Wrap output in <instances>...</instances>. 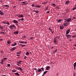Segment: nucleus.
Here are the masks:
<instances>
[{
	"label": "nucleus",
	"instance_id": "1",
	"mask_svg": "<svg viewBox=\"0 0 76 76\" xmlns=\"http://www.w3.org/2000/svg\"><path fill=\"white\" fill-rule=\"evenodd\" d=\"M9 28L10 29H13V28H16V27L15 26V24H13L12 25H10V26H9Z\"/></svg>",
	"mask_w": 76,
	"mask_h": 76
},
{
	"label": "nucleus",
	"instance_id": "2",
	"mask_svg": "<svg viewBox=\"0 0 76 76\" xmlns=\"http://www.w3.org/2000/svg\"><path fill=\"white\" fill-rule=\"evenodd\" d=\"M66 37L67 39H69L71 37H72V35H66Z\"/></svg>",
	"mask_w": 76,
	"mask_h": 76
},
{
	"label": "nucleus",
	"instance_id": "3",
	"mask_svg": "<svg viewBox=\"0 0 76 76\" xmlns=\"http://www.w3.org/2000/svg\"><path fill=\"white\" fill-rule=\"evenodd\" d=\"M53 42L55 44H57V39H56L55 38H53Z\"/></svg>",
	"mask_w": 76,
	"mask_h": 76
},
{
	"label": "nucleus",
	"instance_id": "4",
	"mask_svg": "<svg viewBox=\"0 0 76 76\" xmlns=\"http://www.w3.org/2000/svg\"><path fill=\"white\" fill-rule=\"evenodd\" d=\"M12 22L14 23H18V21L15 20H13L12 21Z\"/></svg>",
	"mask_w": 76,
	"mask_h": 76
},
{
	"label": "nucleus",
	"instance_id": "5",
	"mask_svg": "<svg viewBox=\"0 0 76 76\" xmlns=\"http://www.w3.org/2000/svg\"><path fill=\"white\" fill-rule=\"evenodd\" d=\"M63 26H68V24H67V23L66 22L65 23H63Z\"/></svg>",
	"mask_w": 76,
	"mask_h": 76
},
{
	"label": "nucleus",
	"instance_id": "6",
	"mask_svg": "<svg viewBox=\"0 0 76 76\" xmlns=\"http://www.w3.org/2000/svg\"><path fill=\"white\" fill-rule=\"evenodd\" d=\"M17 68H18V70H20V71H21L22 72V70H23V69H22L21 67H17Z\"/></svg>",
	"mask_w": 76,
	"mask_h": 76
},
{
	"label": "nucleus",
	"instance_id": "7",
	"mask_svg": "<svg viewBox=\"0 0 76 76\" xmlns=\"http://www.w3.org/2000/svg\"><path fill=\"white\" fill-rule=\"evenodd\" d=\"M14 34L15 35H17V34H19L18 31H15L14 32Z\"/></svg>",
	"mask_w": 76,
	"mask_h": 76
},
{
	"label": "nucleus",
	"instance_id": "8",
	"mask_svg": "<svg viewBox=\"0 0 76 76\" xmlns=\"http://www.w3.org/2000/svg\"><path fill=\"white\" fill-rule=\"evenodd\" d=\"M72 20V18H69L68 19H67V22H70Z\"/></svg>",
	"mask_w": 76,
	"mask_h": 76
},
{
	"label": "nucleus",
	"instance_id": "9",
	"mask_svg": "<svg viewBox=\"0 0 76 76\" xmlns=\"http://www.w3.org/2000/svg\"><path fill=\"white\" fill-rule=\"evenodd\" d=\"M0 15H4V13L3 12H2V11L0 10Z\"/></svg>",
	"mask_w": 76,
	"mask_h": 76
},
{
	"label": "nucleus",
	"instance_id": "10",
	"mask_svg": "<svg viewBox=\"0 0 76 76\" xmlns=\"http://www.w3.org/2000/svg\"><path fill=\"white\" fill-rule=\"evenodd\" d=\"M35 7H36L37 8H40L41 7V5H37L36 6H35Z\"/></svg>",
	"mask_w": 76,
	"mask_h": 76
},
{
	"label": "nucleus",
	"instance_id": "11",
	"mask_svg": "<svg viewBox=\"0 0 76 76\" xmlns=\"http://www.w3.org/2000/svg\"><path fill=\"white\" fill-rule=\"evenodd\" d=\"M70 29L66 31V34H69V32H70Z\"/></svg>",
	"mask_w": 76,
	"mask_h": 76
},
{
	"label": "nucleus",
	"instance_id": "12",
	"mask_svg": "<svg viewBox=\"0 0 76 76\" xmlns=\"http://www.w3.org/2000/svg\"><path fill=\"white\" fill-rule=\"evenodd\" d=\"M38 73H39V72H41L42 70L41 69H39L37 70Z\"/></svg>",
	"mask_w": 76,
	"mask_h": 76
},
{
	"label": "nucleus",
	"instance_id": "13",
	"mask_svg": "<svg viewBox=\"0 0 76 76\" xmlns=\"http://www.w3.org/2000/svg\"><path fill=\"white\" fill-rule=\"evenodd\" d=\"M70 3V1H66L65 2V5H66V4H68L69 3Z\"/></svg>",
	"mask_w": 76,
	"mask_h": 76
},
{
	"label": "nucleus",
	"instance_id": "14",
	"mask_svg": "<svg viewBox=\"0 0 76 76\" xmlns=\"http://www.w3.org/2000/svg\"><path fill=\"white\" fill-rule=\"evenodd\" d=\"M33 11L34 12H35L36 13H37V14H38V13L39 12V11L38 10H33Z\"/></svg>",
	"mask_w": 76,
	"mask_h": 76
},
{
	"label": "nucleus",
	"instance_id": "15",
	"mask_svg": "<svg viewBox=\"0 0 76 76\" xmlns=\"http://www.w3.org/2000/svg\"><path fill=\"white\" fill-rule=\"evenodd\" d=\"M47 72H48V71H45L44 72H43V74L42 76H44V75H45V74L46 73H47Z\"/></svg>",
	"mask_w": 76,
	"mask_h": 76
},
{
	"label": "nucleus",
	"instance_id": "16",
	"mask_svg": "<svg viewBox=\"0 0 76 76\" xmlns=\"http://www.w3.org/2000/svg\"><path fill=\"white\" fill-rule=\"evenodd\" d=\"M50 66H48L46 69L45 70H48L50 69Z\"/></svg>",
	"mask_w": 76,
	"mask_h": 76
},
{
	"label": "nucleus",
	"instance_id": "17",
	"mask_svg": "<svg viewBox=\"0 0 76 76\" xmlns=\"http://www.w3.org/2000/svg\"><path fill=\"white\" fill-rule=\"evenodd\" d=\"M15 49H16V48L15 47L11 49V51H14V50H15Z\"/></svg>",
	"mask_w": 76,
	"mask_h": 76
},
{
	"label": "nucleus",
	"instance_id": "18",
	"mask_svg": "<svg viewBox=\"0 0 76 76\" xmlns=\"http://www.w3.org/2000/svg\"><path fill=\"white\" fill-rule=\"evenodd\" d=\"M60 29H63L64 28V26H60Z\"/></svg>",
	"mask_w": 76,
	"mask_h": 76
},
{
	"label": "nucleus",
	"instance_id": "19",
	"mask_svg": "<svg viewBox=\"0 0 76 76\" xmlns=\"http://www.w3.org/2000/svg\"><path fill=\"white\" fill-rule=\"evenodd\" d=\"M14 74H15V75H17V76H18L20 75L18 73V72L15 73Z\"/></svg>",
	"mask_w": 76,
	"mask_h": 76
},
{
	"label": "nucleus",
	"instance_id": "20",
	"mask_svg": "<svg viewBox=\"0 0 76 76\" xmlns=\"http://www.w3.org/2000/svg\"><path fill=\"white\" fill-rule=\"evenodd\" d=\"M76 66V62H75L73 64V67L75 68Z\"/></svg>",
	"mask_w": 76,
	"mask_h": 76
},
{
	"label": "nucleus",
	"instance_id": "21",
	"mask_svg": "<svg viewBox=\"0 0 76 76\" xmlns=\"http://www.w3.org/2000/svg\"><path fill=\"white\" fill-rule=\"evenodd\" d=\"M48 30L49 32H52V30L50 28H48Z\"/></svg>",
	"mask_w": 76,
	"mask_h": 76
},
{
	"label": "nucleus",
	"instance_id": "22",
	"mask_svg": "<svg viewBox=\"0 0 76 76\" xmlns=\"http://www.w3.org/2000/svg\"><path fill=\"white\" fill-rule=\"evenodd\" d=\"M54 38L55 39H57V38H60V37L59 36H57Z\"/></svg>",
	"mask_w": 76,
	"mask_h": 76
},
{
	"label": "nucleus",
	"instance_id": "23",
	"mask_svg": "<svg viewBox=\"0 0 76 76\" xmlns=\"http://www.w3.org/2000/svg\"><path fill=\"white\" fill-rule=\"evenodd\" d=\"M22 62V61H18L17 62V63H18V64H20V63Z\"/></svg>",
	"mask_w": 76,
	"mask_h": 76
},
{
	"label": "nucleus",
	"instance_id": "24",
	"mask_svg": "<svg viewBox=\"0 0 76 76\" xmlns=\"http://www.w3.org/2000/svg\"><path fill=\"white\" fill-rule=\"evenodd\" d=\"M7 44H11V42L9 41H7Z\"/></svg>",
	"mask_w": 76,
	"mask_h": 76
},
{
	"label": "nucleus",
	"instance_id": "25",
	"mask_svg": "<svg viewBox=\"0 0 76 76\" xmlns=\"http://www.w3.org/2000/svg\"><path fill=\"white\" fill-rule=\"evenodd\" d=\"M55 9H56V10H58L60 8H59V7H56Z\"/></svg>",
	"mask_w": 76,
	"mask_h": 76
},
{
	"label": "nucleus",
	"instance_id": "26",
	"mask_svg": "<svg viewBox=\"0 0 76 76\" xmlns=\"http://www.w3.org/2000/svg\"><path fill=\"white\" fill-rule=\"evenodd\" d=\"M5 6L6 7H9V6H8L7 5H3V7Z\"/></svg>",
	"mask_w": 76,
	"mask_h": 76
},
{
	"label": "nucleus",
	"instance_id": "27",
	"mask_svg": "<svg viewBox=\"0 0 76 76\" xmlns=\"http://www.w3.org/2000/svg\"><path fill=\"white\" fill-rule=\"evenodd\" d=\"M48 7L47 6L46 7V9H45V10H48Z\"/></svg>",
	"mask_w": 76,
	"mask_h": 76
},
{
	"label": "nucleus",
	"instance_id": "28",
	"mask_svg": "<svg viewBox=\"0 0 76 76\" xmlns=\"http://www.w3.org/2000/svg\"><path fill=\"white\" fill-rule=\"evenodd\" d=\"M20 45H22V46H21V47H25V45H22V44H20Z\"/></svg>",
	"mask_w": 76,
	"mask_h": 76
},
{
	"label": "nucleus",
	"instance_id": "29",
	"mask_svg": "<svg viewBox=\"0 0 76 76\" xmlns=\"http://www.w3.org/2000/svg\"><path fill=\"white\" fill-rule=\"evenodd\" d=\"M20 20L21 21H23V20H24V18H23L20 19Z\"/></svg>",
	"mask_w": 76,
	"mask_h": 76
},
{
	"label": "nucleus",
	"instance_id": "30",
	"mask_svg": "<svg viewBox=\"0 0 76 76\" xmlns=\"http://www.w3.org/2000/svg\"><path fill=\"white\" fill-rule=\"evenodd\" d=\"M61 20V19H60V20H58V23H59V22H61V20Z\"/></svg>",
	"mask_w": 76,
	"mask_h": 76
},
{
	"label": "nucleus",
	"instance_id": "31",
	"mask_svg": "<svg viewBox=\"0 0 76 76\" xmlns=\"http://www.w3.org/2000/svg\"><path fill=\"white\" fill-rule=\"evenodd\" d=\"M19 17H20L21 18H23V15H20Z\"/></svg>",
	"mask_w": 76,
	"mask_h": 76
},
{
	"label": "nucleus",
	"instance_id": "32",
	"mask_svg": "<svg viewBox=\"0 0 76 76\" xmlns=\"http://www.w3.org/2000/svg\"><path fill=\"white\" fill-rule=\"evenodd\" d=\"M0 29H3V27L2 26H0Z\"/></svg>",
	"mask_w": 76,
	"mask_h": 76
},
{
	"label": "nucleus",
	"instance_id": "33",
	"mask_svg": "<svg viewBox=\"0 0 76 76\" xmlns=\"http://www.w3.org/2000/svg\"><path fill=\"white\" fill-rule=\"evenodd\" d=\"M0 29H3V27L2 26H0Z\"/></svg>",
	"mask_w": 76,
	"mask_h": 76
},
{
	"label": "nucleus",
	"instance_id": "34",
	"mask_svg": "<svg viewBox=\"0 0 76 76\" xmlns=\"http://www.w3.org/2000/svg\"><path fill=\"white\" fill-rule=\"evenodd\" d=\"M19 43L20 44H24V42H19Z\"/></svg>",
	"mask_w": 76,
	"mask_h": 76
},
{
	"label": "nucleus",
	"instance_id": "35",
	"mask_svg": "<svg viewBox=\"0 0 76 76\" xmlns=\"http://www.w3.org/2000/svg\"><path fill=\"white\" fill-rule=\"evenodd\" d=\"M1 34H5V33L3 31H1Z\"/></svg>",
	"mask_w": 76,
	"mask_h": 76
},
{
	"label": "nucleus",
	"instance_id": "36",
	"mask_svg": "<svg viewBox=\"0 0 76 76\" xmlns=\"http://www.w3.org/2000/svg\"><path fill=\"white\" fill-rule=\"evenodd\" d=\"M26 54L27 55H29V53L28 52H27Z\"/></svg>",
	"mask_w": 76,
	"mask_h": 76
},
{
	"label": "nucleus",
	"instance_id": "37",
	"mask_svg": "<svg viewBox=\"0 0 76 76\" xmlns=\"http://www.w3.org/2000/svg\"><path fill=\"white\" fill-rule=\"evenodd\" d=\"M31 6L32 7H35V4H33L31 5Z\"/></svg>",
	"mask_w": 76,
	"mask_h": 76
},
{
	"label": "nucleus",
	"instance_id": "38",
	"mask_svg": "<svg viewBox=\"0 0 76 76\" xmlns=\"http://www.w3.org/2000/svg\"><path fill=\"white\" fill-rule=\"evenodd\" d=\"M40 69H42V70L44 72V69L43 68V67H42Z\"/></svg>",
	"mask_w": 76,
	"mask_h": 76
},
{
	"label": "nucleus",
	"instance_id": "39",
	"mask_svg": "<svg viewBox=\"0 0 76 76\" xmlns=\"http://www.w3.org/2000/svg\"><path fill=\"white\" fill-rule=\"evenodd\" d=\"M76 8L74 7L72 9V10H76Z\"/></svg>",
	"mask_w": 76,
	"mask_h": 76
},
{
	"label": "nucleus",
	"instance_id": "40",
	"mask_svg": "<svg viewBox=\"0 0 76 76\" xmlns=\"http://www.w3.org/2000/svg\"><path fill=\"white\" fill-rule=\"evenodd\" d=\"M7 66L8 67H10V64H7Z\"/></svg>",
	"mask_w": 76,
	"mask_h": 76
},
{
	"label": "nucleus",
	"instance_id": "41",
	"mask_svg": "<svg viewBox=\"0 0 76 76\" xmlns=\"http://www.w3.org/2000/svg\"><path fill=\"white\" fill-rule=\"evenodd\" d=\"M64 20H65V22H67V19H64Z\"/></svg>",
	"mask_w": 76,
	"mask_h": 76
},
{
	"label": "nucleus",
	"instance_id": "42",
	"mask_svg": "<svg viewBox=\"0 0 76 76\" xmlns=\"http://www.w3.org/2000/svg\"><path fill=\"white\" fill-rule=\"evenodd\" d=\"M34 37H30V38L31 39H34Z\"/></svg>",
	"mask_w": 76,
	"mask_h": 76
},
{
	"label": "nucleus",
	"instance_id": "43",
	"mask_svg": "<svg viewBox=\"0 0 76 76\" xmlns=\"http://www.w3.org/2000/svg\"><path fill=\"white\" fill-rule=\"evenodd\" d=\"M27 58V57H26V56H25L24 58V59H26Z\"/></svg>",
	"mask_w": 76,
	"mask_h": 76
},
{
	"label": "nucleus",
	"instance_id": "44",
	"mask_svg": "<svg viewBox=\"0 0 76 76\" xmlns=\"http://www.w3.org/2000/svg\"><path fill=\"white\" fill-rule=\"evenodd\" d=\"M6 24H7V25H10V23L8 22H7V23H6Z\"/></svg>",
	"mask_w": 76,
	"mask_h": 76
},
{
	"label": "nucleus",
	"instance_id": "45",
	"mask_svg": "<svg viewBox=\"0 0 76 76\" xmlns=\"http://www.w3.org/2000/svg\"><path fill=\"white\" fill-rule=\"evenodd\" d=\"M1 61L2 62H4V59H3L1 60Z\"/></svg>",
	"mask_w": 76,
	"mask_h": 76
},
{
	"label": "nucleus",
	"instance_id": "46",
	"mask_svg": "<svg viewBox=\"0 0 76 76\" xmlns=\"http://www.w3.org/2000/svg\"><path fill=\"white\" fill-rule=\"evenodd\" d=\"M57 51V49H56L54 51V53H56Z\"/></svg>",
	"mask_w": 76,
	"mask_h": 76
},
{
	"label": "nucleus",
	"instance_id": "47",
	"mask_svg": "<svg viewBox=\"0 0 76 76\" xmlns=\"http://www.w3.org/2000/svg\"><path fill=\"white\" fill-rule=\"evenodd\" d=\"M53 6H56V4H52Z\"/></svg>",
	"mask_w": 76,
	"mask_h": 76
},
{
	"label": "nucleus",
	"instance_id": "48",
	"mask_svg": "<svg viewBox=\"0 0 76 76\" xmlns=\"http://www.w3.org/2000/svg\"><path fill=\"white\" fill-rule=\"evenodd\" d=\"M22 4H26V2H22Z\"/></svg>",
	"mask_w": 76,
	"mask_h": 76
},
{
	"label": "nucleus",
	"instance_id": "49",
	"mask_svg": "<svg viewBox=\"0 0 76 76\" xmlns=\"http://www.w3.org/2000/svg\"><path fill=\"white\" fill-rule=\"evenodd\" d=\"M34 69L35 70L36 72H37V70H38V69H37V68H34Z\"/></svg>",
	"mask_w": 76,
	"mask_h": 76
},
{
	"label": "nucleus",
	"instance_id": "50",
	"mask_svg": "<svg viewBox=\"0 0 76 76\" xmlns=\"http://www.w3.org/2000/svg\"><path fill=\"white\" fill-rule=\"evenodd\" d=\"M75 37H76V36H72V38H75Z\"/></svg>",
	"mask_w": 76,
	"mask_h": 76
},
{
	"label": "nucleus",
	"instance_id": "51",
	"mask_svg": "<svg viewBox=\"0 0 76 76\" xmlns=\"http://www.w3.org/2000/svg\"><path fill=\"white\" fill-rule=\"evenodd\" d=\"M16 72V71L15 70H14L12 71V72Z\"/></svg>",
	"mask_w": 76,
	"mask_h": 76
},
{
	"label": "nucleus",
	"instance_id": "52",
	"mask_svg": "<svg viewBox=\"0 0 76 76\" xmlns=\"http://www.w3.org/2000/svg\"><path fill=\"white\" fill-rule=\"evenodd\" d=\"M73 19H76V18L75 17H73Z\"/></svg>",
	"mask_w": 76,
	"mask_h": 76
},
{
	"label": "nucleus",
	"instance_id": "53",
	"mask_svg": "<svg viewBox=\"0 0 76 76\" xmlns=\"http://www.w3.org/2000/svg\"><path fill=\"white\" fill-rule=\"evenodd\" d=\"M43 4H47V3H46V2H43Z\"/></svg>",
	"mask_w": 76,
	"mask_h": 76
},
{
	"label": "nucleus",
	"instance_id": "54",
	"mask_svg": "<svg viewBox=\"0 0 76 76\" xmlns=\"http://www.w3.org/2000/svg\"><path fill=\"white\" fill-rule=\"evenodd\" d=\"M7 59V58H4L3 59L4 60H6Z\"/></svg>",
	"mask_w": 76,
	"mask_h": 76
},
{
	"label": "nucleus",
	"instance_id": "55",
	"mask_svg": "<svg viewBox=\"0 0 76 76\" xmlns=\"http://www.w3.org/2000/svg\"><path fill=\"white\" fill-rule=\"evenodd\" d=\"M15 45H15V44H13V45H12V47H14V46H15Z\"/></svg>",
	"mask_w": 76,
	"mask_h": 76
},
{
	"label": "nucleus",
	"instance_id": "56",
	"mask_svg": "<svg viewBox=\"0 0 76 76\" xmlns=\"http://www.w3.org/2000/svg\"><path fill=\"white\" fill-rule=\"evenodd\" d=\"M50 11H48L47 12V13H50Z\"/></svg>",
	"mask_w": 76,
	"mask_h": 76
},
{
	"label": "nucleus",
	"instance_id": "57",
	"mask_svg": "<svg viewBox=\"0 0 76 76\" xmlns=\"http://www.w3.org/2000/svg\"><path fill=\"white\" fill-rule=\"evenodd\" d=\"M18 21H19V22H20V21H21L20 20V19H19L18 20Z\"/></svg>",
	"mask_w": 76,
	"mask_h": 76
},
{
	"label": "nucleus",
	"instance_id": "58",
	"mask_svg": "<svg viewBox=\"0 0 76 76\" xmlns=\"http://www.w3.org/2000/svg\"><path fill=\"white\" fill-rule=\"evenodd\" d=\"M3 23H4V24H6V22H3Z\"/></svg>",
	"mask_w": 76,
	"mask_h": 76
},
{
	"label": "nucleus",
	"instance_id": "59",
	"mask_svg": "<svg viewBox=\"0 0 76 76\" xmlns=\"http://www.w3.org/2000/svg\"><path fill=\"white\" fill-rule=\"evenodd\" d=\"M16 54H20V52H17V53H16Z\"/></svg>",
	"mask_w": 76,
	"mask_h": 76
},
{
	"label": "nucleus",
	"instance_id": "60",
	"mask_svg": "<svg viewBox=\"0 0 76 76\" xmlns=\"http://www.w3.org/2000/svg\"><path fill=\"white\" fill-rule=\"evenodd\" d=\"M26 37V36H23V38H25Z\"/></svg>",
	"mask_w": 76,
	"mask_h": 76
},
{
	"label": "nucleus",
	"instance_id": "61",
	"mask_svg": "<svg viewBox=\"0 0 76 76\" xmlns=\"http://www.w3.org/2000/svg\"><path fill=\"white\" fill-rule=\"evenodd\" d=\"M14 44L15 45H17V43L15 42L14 43Z\"/></svg>",
	"mask_w": 76,
	"mask_h": 76
},
{
	"label": "nucleus",
	"instance_id": "62",
	"mask_svg": "<svg viewBox=\"0 0 76 76\" xmlns=\"http://www.w3.org/2000/svg\"><path fill=\"white\" fill-rule=\"evenodd\" d=\"M69 41H72V39H69Z\"/></svg>",
	"mask_w": 76,
	"mask_h": 76
},
{
	"label": "nucleus",
	"instance_id": "63",
	"mask_svg": "<svg viewBox=\"0 0 76 76\" xmlns=\"http://www.w3.org/2000/svg\"><path fill=\"white\" fill-rule=\"evenodd\" d=\"M0 63L1 64H3V62H0Z\"/></svg>",
	"mask_w": 76,
	"mask_h": 76
},
{
	"label": "nucleus",
	"instance_id": "64",
	"mask_svg": "<svg viewBox=\"0 0 76 76\" xmlns=\"http://www.w3.org/2000/svg\"><path fill=\"white\" fill-rule=\"evenodd\" d=\"M74 46L76 47V44L74 45Z\"/></svg>",
	"mask_w": 76,
	"mask_h": 76
}]
</instances>
